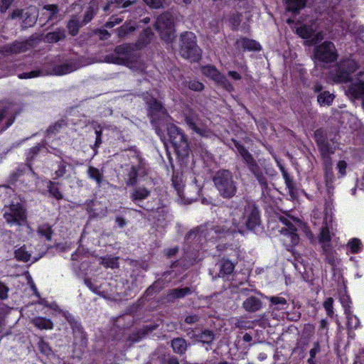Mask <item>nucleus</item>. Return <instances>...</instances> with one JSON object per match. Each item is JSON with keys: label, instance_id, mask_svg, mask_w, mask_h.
<instances>
[{"label": "nucleus", "instance_id": "1", "mask_svg": "<svg viewBox=\"0 0 364 364\" xmlns=\"http://www.w3.org/2000/svg\"><path fill=\"white\" fill-rule=\"evenodd\" d=\"M144 100L151 124L156 134L161 139L164 136V127L168 124L170 115L163 104L154 97L146 96Z\"/></svg>", "mask_w": 364, "mask_h": 364}, {"label": "nucleus", "instance_id": "2", "mask_svg": "<svg viewBox=\"0 0 364 364\" xmlns=\"http://www.w3.org/2000/svg\"><path fill=\"white\" fill-rule=\"evenodd\" d=\"M238 153L247 166L248 170L257 181L262 190L268 188L267 178L264 176L262 168L259 166L252 154L239 141L232 138L231 139Z\"/></svg>", "mask_w": 364, "mask_h": 364}, {"label": "nucleus", "instance_id": "3", "mask_svg": "<svg viewBox=\"0 0 364 364\" xmlns=\"http://www.w3.org/2000/svg\"><path fill=\"white\" fill-rule=\"evenodd\" d=\"M213 181L221 197L230 199L237 193V182L234 180L232 173L228 169H220L213 177Z\"/></svg>", "mask_w": 364, "mask_h": 364}, {"label": "nucleus", "instance_id": "4", "mask_svg": "<svg viewBox=\"0 0 364 364\" xmlns=\"http://www.w3.org/2000/svg\"><path fill=\"white\" fill-rule=\"evenodd\" d=\"M179 52L182 58L191 61L198 62L200 59L201 50L193 32L185 31L181 34Z\"/></svg>", "mask_w": 364, "mask_h": 364}, {"label": "nucleus", "instance_id": "5", "mask_svg": "<svg viewBox=\"0 0 364 364\" xmlns=\"http://www.w3.org/2000/svg\"><path fill=\"white\" fill-rule=\"evenodd\" d=\"M183 120L188 129L200 137L208 138L212 132L205 121L202 119L199 114L190 107H186L182 112Z\"/></svg>", "mask_w": 364, "mask_h": 364}, {"label": "nucleus", "instance_id": "6", "mask_svg": "<svg viewBox=\"0 0 364 364\" xmlns=\"http://www.w3.org/2000/svg\"><path fill=\"white\" fill-rule=\"evenodd\" d=\"M239 223L242 228L252 232H255L261 225V213L259 206L254 201H246Z\"/></svg>", "mask_w": 364, "mask_h": 364}, {"label": "nucleus", "instance_id": "7", "mask_svg": "<svg viewBox=\"0 0 364 364\" xmlns=\"http://www.w3.org/2000/svg\"><path fill=\"white\" fill-rule=\"evenodd\" d=\"M169 141L178 156L184 157L189 154L188 140L183 130L174 124H166Z\"/></svg>", "mask_w": 364, "mask_h": 364}, {"label": "nucleus", "instance_id": "8", "mask_svg": "<svg viewBox=\"0 0 364 364\" xmlns=\"http://www.w3.org/2000/svg\"><path fill=\"white\" fill-rule=\"evenodd\" d=\"M359 68L358 63L351 58L341 59L335 70L331 72L332 80L336 83H346L352 80V74Z\"/></svg>", "mask_w": 364, "mask_h": 364}, {"label": "nucleus", "instance_id": "9", "mask_svg": "<svg viewBox=\"0 0 364 364\" xmlns=\"http://www.w3.org/2000/svg\"><path fill=\"white\" fill-rule=\"evenodd\" d=\"M313 56L316 62L331 64L337 61L338 53L333 42L325 41L314 46Z\"/></svg>", "mask_w": 364, "mask_h": 364}, {"label": "nucleus", "instance_id": "10", "mask_svg": "<svg viewBox=\"0 0 364 364\" xmlns=\"http://www.w3.org/2000/svg\"><path fill=\"white\" fill-rule=\"evenodd\" d=\"M65 317L73 331L74 348L83 351L87 348L88 343L87 333L81 323L73 315L68 313Z\"/></svg>", "mask_w": 364, "mask_h": 364}, {"label": "nucleus", "instance_id": "11", "mask_svg": "<svg viewBox=\"0 0 364 364\" xmlns=\"http://www.w3.org/2000/svg\"><path fill=\"white\" fill-rule=\"evenodd\" d=\"M279 221L284 225L279 230L281 235L283 237L284 245L287 247H293L296 246L299 242V236L298 235V230L296 225L293 223L292 220H297L294 218H287L285 216H280Z\"/></svg>", "mask_w": 364, "mask_h": 364}, {"label": "nucleus", "instance_id": "12", "mask_svg": "<svg viewBox=\"0 0 364 364\" xmlns=\"http://www.w3.org/2000/svg\"><path fill=\"white\" fill-rule=\"evenodd\" d=\"M160 38L165 42L171 43L175 38V26L172 16L168 14L159 15L154 25Z\"/></svg>", "mask_w": 364, "mask_h": 364}, {"label": "nucleus", "instance_id": "13", "mask_svg": "<svg viewBox=\"0 0 364 364\" xmlns=\"http://www.w3.org/2000/svg\"><path fill=\"white\" fill-rule=\"evenodd\" d=\"M4 218L6 222L11 225H22L27 220L26 210L21 203L12 202L4 213Z\"/></svg>", "mask_w": 364, "mask_h": 364}, {"label": "nucleus", "instance_id": "14", "mask_svg": "<svg viewBox=\"0 0 364 364\" xmlns=\"http://www.w3.org/2000/svg\"><path fill=\"white\" fill-rule=\"evenodd\" d=\"M36 38L31 36L23 41H14L11 43L5 44L0 47V53L9 55L19 54L29 50L36 46Z\"/></svg>", "mask_w": 364, "mask_h": 364}, {"label": "nucleus", "instance_id": "15", "mask_svg": "<svg viewBox=\"0 0 364 364\" xmlns=\"http://www.w3.org/2000/svg\"><path fill=\"white\" fill-rule=\"evenodd\" d=\"M296 33L304 39V45L313 46L321 43L323 39L322 32H316L313 26L304 24L296 29Z\"/></svg>", "mask_w": 364, "mask_h": 364}, {"label": "nucleus", "instance_id": "16", "mask_svg": "<svg viewBox=\"0 0 364 364\" xmlns=\"http://www.w3.org/2000/svg\"><path fill=\"white\" fill-rule=\"evenodd\" d=\"M203 74L213 80L216 84L220 85L225 90L232 92L234 89L232 84L228 80L226 76L222 74L215 65H206L202 67Z\"/></svg>", "mask_w": 364, "mask_h": 364}, {"label": "nucleus", "instance_id": "17", "mask_svg": "<svg viewBox=\"0 0 364 364\" xmlns=\"http://www.w3.org/2000/svg\"><path fill=\"white\" fill-rule=\"evenodd\" d=\"M314 138L321 158L331 156V154H334V149L332 147L327 134L323 128H318L314 131Z\"/></svg>", "mask_w": 364, "mask_h": 364}, {"label": "nucleus", "instance_id": "18", "mask_svg": "<svg viewBox=\"0 0 364 364\" xmlns=\"http://www.w3.org/2000/svg\"><path fill=\"white\" fill-rule=\"evenodd\" d=\"M151 195V191L144 186H139L135 188L130 194V199L133 203L144 209L148 212H153L157 209L155 206L151 205L149 203H146L145 205L141 204V202L146 199Z\"/></svg>", "mask_w": 364, "mask_h": 364}, {"label": "nucleus", "instance_id": "19", "mask_svg": "<svg viewBox=\"0 0 364 364\" xmlns=\"http://www.w3.org/2000/svg\"><path fill=\"white\" fill-rule=\"evenodd\" d=\"M136 158L137 164L131 165L130 168L127 169L126 178V184L127 186H136L138 182L139 176L144 174L145 172L146 164L144 159L139 155H137Z\"/></svg>", "mask_w": 364, "mask_h": 364}, {"label": "nucleus", "instance_id": "20", "mask_svg": "<svg viewBox=\"0 0 364 364\" xmlns=\"http://www.w3.org/2000/svg\"><path fill=\"white\" fill-rule=\"evenodd\" d=\"M86 210L89 215V218H102L107 214V208L102 202L95 200H90L87 202Z\"/></svg>", "mask_w": 364, "mask_h": 364}, {"label": "nucleus", "instance_id": "21", "mask_svg": "<svg viewBox=\"0 0 364 364\" xmlns=\"http://www.w3.org/2000/svg\"><path fill=\"white\" fill-rule=\"evenodd\" d=\"M186 331L188 336L191 339L204 344H210L215 339L213 331L209 329L198 331L197 329L189 328Z\"/></svg>", "mask_w": 364, "mask_h": 364}, {"label": "nucleus", "instance_id": "22", "mask_svg": "<svg viewBox=\"0 0 364 364\" xmlns=\"http://www.w3.org/2000/svg\"><path fill=\"white\" fill-rule=\"evenodd\" d=\"M323 163V169L324 171V182L328 190L333 189V183L335 181V176L333 169V162L331 156L321 158Z\"/></svg>", "mask_w": 364, "mask_h": 364}, {"label": "nucleus", "instance_id": "23", "mask_svg": "<svg viewBox=\"0 0 364 364\" xmlns=\"http://www.w3.org/2000/svg\"><path fill=\"white\" fill-rule=\"evenodd\" d=\"M277 166L282 173V177L284 180L285 185L289 191V195L292 198H296L297 196V188L293 177L290 176V174L287 172L285 167L279 161H277Z\"/></svg>", "mask_w": 364, "mask_h": 364}, {"label": "nucleus", "instance_id": "24", "mask_svg": "<svg viewBox=\"0 0 364 364\" xmlns=\"http://www.w3.org/2000/svg\"><path fill=\"white\" fill-rule=\"evenodd\" d=\"M158 327L157 324L145 325L136 331L131 333L128 337V341L132 343H137L141 341L149 333H152Z\"/></svg>", "mask_w": 364, "mask_h": 364}, {"label": "nucleus", "instance_id": "25", "mask_svg": "<svg viewBox=\"0 0 364 364\" xmlns=\"http://www.w3.org/2000/svg\"><path fill=\"white\" fill-rule=\"evenodd\" d=\"M43 181L46 183L47 192L49 194V197L53 198L58 201L63 199L64 195L59 187L60 185L59 182L46 179H44Z\"/></svg>", "mask_w": 364, "mask_h": 364}, {"label": "nucleus", "instance_id": "26", "mask_svg": "<svg viewBox=\"0 0 364 364\" xmlns=\"http://www.w3.org/2000/svg\"><path fill=\"white\" fill-rule=\"evenodd\" d=\"M347 93L353 99L364 100V81L352 82L347 90Z\"/></svg>", "mask_w": 364, "mask_h": 364}, {"label": "nucleus", "instance_id": "27", "mask_svg": "<svg viewBox=\"0 0 364 364\" xmlns=\"http://www.w3.org/2000/svg\"><path fill=\"white\" fill-rule=\"evenodd\" d=\"M44 146L43 143H38L36 146L30 148L26 153V164L30 171L33 174H36V173L33 168V162Z\"/></svg>", "mask_w": 364, "mask_h": 364}, {"label": "nucleus", "instance_id": "28", "mask_svg": "<svg viewBox=\"0 0 364 364\" xmlns=\"http://www.w3.org/2000/svg\"><path fill=\"white\" fill-rule=\"evenodd\" d=\"M189 343L182 337L173 338L171 341V346L173 352L179 355H185Z\"/></svg>", "mask_w": 364, "mask_h": 364}, {"label": "nucleus", "instance_id": "29", "mask_svg": "<svg viewBox=\"0 0 364 364\" xmlns=\"http://www.w3.org/2000/svg\"><path fill=\"white\" fill-rule=\"evenodd\" d=\"M284 2L287 11L291 12L294 16L298 15L306 5V0H284Z\"/></svg>", "mask_w": 364, "mask_h": 364}, {"label": "nucleus", "instance_id": "30", "mask_svg": "<svg viewBox=\"0 0 364 364\" xmlns=\"http://www.w3.org/2000/svg\"><path fill=\"white\" fill-rule=\"evenodd\" d=\"M193 291L191 287L175 288L168 291L167 299L169 301H173L176 299H183L188 295H191Z\"/></svg>", "mask_w": 364, "mask_h": 364}, {"label": "nucleus", "instance_id": "31", "mask_svg": "<svg viewBox=\"0 0 364 364\" xmlns=\"http://www.w3.org/2000/svg\"><path fill=\"white\" fill-rule=\"evenodd\" d=\"M262 303L261 300L254 296L247 298L242 303V307L246 311L256 312L261 309Z\"/></svg>", "mask_w": 364, "mask_h": 364}, {"label": "nucleus", "instance_id": "32", "mask_svg": "<svg viewBox=\"0 0 364 364\" xmlns=\"http://www.w3.org/2000/svg\"><path fill=\"white\" fill-rule=\"evenodd\" d=\"M237 43L244 50L259 51L262 49V46L259 43L254 39H250L247 37L240 38Z\"/></svg>", "mask_w": 364, "mask_h": 364}, {"label": "nucleus", "instance_id": "33", "mask_svg": "<svg viewBox=\"0 0 364 364\" xmlns=\"http://www.w3.org/2000/svg\"><path fill=\"white\" fill-rule=\"evenodd\" d=\"M65 38V31L63 28H58L54 31L47 33L43 41L48 43H53L63 41Z\"/></svg>", "mask_w": 364, "mask_h": 364}, {"label": "nucleus", "instance_id": "34", "mask_svg": "<svg viewBox=\"0 0 364 364\" xmlns=\"http://www.w3.org/2000/svg\"><path fill=\"white\" fill-rule=\"evenodd\" d=\"M269 309L272 311L285 310L288 307V303L285 298L272 296L269 298Z\"/></svg>", "mask_w": 364, "mask_h": 364}, {"label": "nucleus", "instance_id": "35", "mask_svg": "<svg viewBox=\"0 0 364 364\" xmlns=\"http://www.w3.org/2000/svg\"><path fill=\"white\" fill-rule=\"evenodd\" d=\"M32 323L40 330H51L53 328V321L43 316H37L32 320Z\"/></svg>", "mask_w": 364, "mask_h": 364}, {"label": "nucleus", "instance_id": "36", "mask_svg": "<svg viewBox=\"0 0 364 364\" xmlns=\"http://www.w3.org/2000/svg\"><path fill=\"white\" fill-rule=\"evenodd\" d=\"M335 95L328 90H324L317 95V102L321 107H329L333 104Z\"/></svg>", "mask_w": 364, "mask_h": 364}, {"label": "nucleus", "instance_id": "37", "mask_svg": "<svg viewBox=\"0 0 364 364\" xmlns=\"http://www.w3.org/2000/svg\"><path fill=\"white\" fill-rule=\"evenodd\" d=\"M87 176L89 178L96 182L97 186L100 188L104 181V175L97 168L90 166L87 168Z\"/></svg>", "mask_w": 364, "mask_h": 364}, {"label": "nucleus", "instance_id": "38", "mask_svg": "<svg viewBox=\"0 0 364 364\" xmlns=\"http://www.w3.org/2000/svg\"><path fill=\"white\" fill-rule=\"evenodd\" d=\"M154 35V32L150 27L144 28L139 36L138 44L141 47L146 46L151 43Z\"/></svg>", "mask_w": 364, "mask_h": 364}, {"label": "nucleus", "instance_id": "39", "mask_svg": "<svg viewBox=\"0 0 364 364\" xmlns=\"http://www.w3.org/2000/svg\"><path fill=\"white\" fill-rule=\"evenodd\" d=\"M134 51V48L131 43H122L117 46L114 52L119 55H124V58H127L129 63L130 62V57L132 55V52Z\"/></svg>", "mask_w": 364, "mask_h": 364}, {"label": "nucleus", "instance_id": "40", "mask_svg": "<svg viewBox=\"0 0 364 364\" xmlns=\"http://www.w3.org/2000/svg\"><path fill=\"white\" fill-rule=\"evenodd\" d=\"M100 263L105 268L117 269L119 267V257L111 255L101 257Z\"/></svg>", "mask_w": 364, "mask_h": 364}, {"label": "nucleus", "instance_id": "41", "mask_svg": "<svg viewBox=\"0 0 364 364\" xmlns=\"http://www.w3.org/2000/svg\"><path fill=\"white\" fill-rule=\"evenodd\" d=\"M75 70V65L72 63H62L53 67V71L56 75H64L69 74Z\"/></svg>", "mask_w": 364, "mask_h": 364}, {"label": "nucleus", "instance_id": "42", "mask_svg": "<svg viewBox=\"0 0 364 364\" xmlns=\"http://www.w3.org/2000/svg\"><path fill=\"white\" fill-rule=\"evenodd\" d=\"M235 267V264L230 259L223 258L221 260L220 274L223 277L230 275L233 272Z\"/></svg>", "mask_w": 364, "mask_h": 364}, {"label": "nucleus", "instance_id": "43", "mask_svg": "<svg viewBox=\"0 0 364 364\" xmlns=\"http://www.w3.org/2000/svg\"><path fill=\"white\" fill-rule=\"evenodd\" d=\"M14 257L19 262H28L31 259V255L26 250V245H23L14 250Z\"/></svg>", "mask_w": 364, "mask_h": 364}, {"label": "nucleus", "instance_id": "44", "mask_svg": "<svg viewBox=\"0 0 364 364\" xmlns=\"http://www.w3.org/2000/svg\"><path fill=\"white\" fill-rule=\"evenodd\" d=\"M105 61L107 63L122 65H126L129 63L127 58L119 57V55H117L115 53L106 55Z\"/></svg>", "mask_w": 364, "mask_h": 364}, {"label": "nucleus", "instance_id": "45", "mask_svg": "<svg viewBox=\"0 0 364 364\" xmlns=\"http://www.w3.org/2000/svg\"><path fill=\"white\" fill-rule=\"evenodd\" d=\"M37 233L39 236L45 237L47 241H50L53 231L49 224L45 223L38 227Z\"/></svg>", "mask_w": 364, "mask_h": 364}, {"label": "nucleus", "instance_id": "46", "mask_svg": "<svg viewBox=\"0 0 364 364\" xmlns=\"http://www.w3.org/2000/svg\"><path fill=\"white\" fill-rule=\"evenodd\" d=\"M172 185L174 189L180 195L183 189V174L179 172H173L171 178Z\"/></svg>", "mask_w": 364, "mask_h": 364}, {"label": "nucleus", "instance_id": "47", "mask_svg": "<svg viewBox=\"0 0 364 364\" xmlns=\"http://www.w3.org/2000/svg\"><path fill=\"white\" fill-rule=\"evenodd\" d=\"M82 26V23H80L77 18L74 17L71 18L67 23V28L69 34L72 36H76Z\"/></svg>", "mask_w": 364, "mask_h": 364}, {"label": "nucleus", "instance_id": "48", "mask_svg": "<svg viewBox=\"0 0 364 364\" xmlns=\"http://www.w3.org/2000/svg\"><path fill=\"white\" fill-rule=\"evenodd\" d=\"M347 318V328L348 330H356L360 326L359 318L352 314H346Z\"/></svg>", "mask_w": 364, "mask_h": 364}, {"label": "nucleus", "instance_id": "49", "mask_svg": "<svg viewBox=\"0 0 364 364\" xmlns=\"http://www.w3.org/2000/svg\"><path fill=\"white\" fill-rule=\"evenodd\" d=\"M207 230H204L202 227H196L192 230H191L189 232H187L186 235V240H194L196 236L198 235H203L205 237H208V233L206 232Z\"/></svg>", "mask_w": 364, "mask_h": 364}, {"label": "nucleus", "instance_id": "50", "mask_svg": "<svg viewBox=\"0 0 364 364\" xmlns=\"http://www.w3.org/2000/svg\"><path fill=\"white\" fill-rule=\"evenodd\" d=\"M347 247L350 253L358 254L362 250V243L360 239L354 237L348 242Z\"/></svg>", "mask_w": 364, "mask_h": 364}, {"label": "nucleus", "instance_id": "51", "mask_svg": "<svg viewBox=\"0 0 364 364\" xmlns=\"http://www.w3.org/2000/svg\"><path fill=\"white\" fill-rule=\"evenodd\" d=\"M38 348L41 353L48 357L53 353V350L50 345L41 338L38 343Z\"/></svg>", "mask_w": 364, "mask_h": 364}, {"label": "nucleus", "instance_id": "52", "mask_svg": "<svg viewBox=\"0 0 364 364\" xmlns=\"http://www.w3.org/2000/svg\"><path fill=\"white\" fill-rule=\"evenodd\" d=\"M68 163L65 161L64 160H61L60 161L58 162V169L55 171V177L53 178L54 180H57L60 178H62L64 176V175L67 172V166Z\"/></svg>", "mask_w": 364, "mask_h": 364}, {"label": "nucleus", "instance_id": "53", "mask_svg": "<svg viewBox=\"0 0 364 364\" xmlns=\"http://www.w3.org/2000/svg\"><path fill=\"white\" fill-rule=\"evenodd\" d=\"M188 87L193 91L200 92L204 90V85L196 79L190 80L189 81L185 82Z\"/></svg>", "mask_w": 364, "mask_h": 364}, {"label": "nucleus", "instance_id": "54", "mask_svg": "<svg viewBox=\"0 0 364 364\" xmlns=\"http://www.w3.org/2000/svg\"><path fill=\"white\" fill-rule=\"evenodd\" d=\"M331 241V235L329 228L326 226L323 228L318 235V242L321 244L329 243Z\"/></svg>", "mask_w": 364, "mask_h": 364}, {"label": "nucleus", "instance_id": "55", "mask_svg": "<svg viewBox=\"0 0 364 364\" xmlns=\"http://www.w3.org/2000/svg\"><path fill=\"white\" fill-rule=\"evenodd\" d=\"M161 364H179L177 357L171 354H164L159 357Z\"/></svg>", "mask_w": 364, "mask_h": 364}, {"label": "nucleus", "instance_id": "56", "mask_svg": "<svg viewBox=\"0 0 364 364\" xmlns=\"http://www.w3.org/2000/svg\"><path fill=\"white\" fill-rule=\"evenodd\" d=\"M62 128V124L59 122H55L54 124H50L47 129L46 130L45 134L46 137H50L51 136L55 135L58 134L60 129Z\"/></svg>", "mask_w": 364, "mask_h": 364}, {"label": "nucleus", "instance_id": "57", "mask_svg": "<svg viewBox=\"0 0 364 364\" xmlns=\"http://www.w3.org/2000/svg\"><path fill=\"white\" fill-rule=\"evenodd\" d=\"M96 15V12L94 10V8L91 6H90L87 10L85 11V14H84V16H83V18H82V25L85 26L86 24H87L88 23H90L95 17V16Z\"/></svg>", "mask_w": 364, "mask_h": 364}, {"label": "nucleus", "instance_id": "58", "mask_svg": "<svg viewBox=\"0 0 364 364\" xmlns=\"http://www.w3.org/2000/svg\"><path fill=\"white\" fill-rule=\"evenodd\" d=\"M43 10H46L50 13L48 18V21H51L58 14L59 8L57 4H46L43 6Z\"/></svg>", "mask_w": 364, "mask_h": 364}, {"label": "nucleus", "instance_id": "59", "mask_svg": "<svg viewBox=\"0 0 364 364\" xmlns=\"http://www.w3.org/2000/svg\"><path fill=\"white\" fill-rule=\"evenodd\" d=\"M308 87L314 92V94L318 95L324 91L323 83L319 80L311 81L308 85Z\"/></svg>", "mask_w": 364, "mask_h": 364}, {"label": "nucleus", "instance_id": "60", "mask_svg": "<svg viewBox=\"0 0 364 364\" xmlns=\"http://www.w3.org/2000/svg\"><path fill=\"white\" fill-rule=\"evenodd\" d=\"M111 4L118 9H127L136 3L135 0H110Z\"/></svg>", "mask_w": 364, "mask_h": 364}, {"label": "nucleus", "instance_id": "61", "mask_svg": "<svg viewBox=\"0 0 364 364\" xmlns=\"http://www.w3.org/2000/svg\"><path fill=\"white\" fill-rule=\"evenodd\" d=\"M323 308L326 311V314L329 317H333L334 315L333 311V299L332 297L327 298L323 302Z\"/></svg>", "mask_w": 364, "mask_h": 364}, {"label": "nucleus", "instance_id": "62", "mask_svg": "<svg viewBox=\"0 0 364 364\" xmlns=\"http://www.w3.org/2000/svg\"><path fill=\"white\" fill-rule=\"evenodd\" d=\"M340 301L341 303V305L344 310L345 314H348L349 313L352 312L350 310V298L348 295H343L340 298Z\"/></svg>", "mask_w": 364, "mask_h": 364}, {"label": "nucleus", "instance_id": "63", "mask_svg": "<svg viewBox=\"0 0 364 364\" xmlns=\"http://www.w3.org/2000/svg\"><path fill=\"white\" fill-rule=\"evenodd\" d=\"M143 1L151 9H160L164 8L165 0H143Z\"/></svg>", "mask_w": 364, "mask_h": 364}, {"label": "nucleus", "instance_id": "64", "mask_svg": "<svg viewBox=\"0 0 364 364\" xmlns=\"http://www.w3.org/2000/svg\"><path fill=\"white\" fill-rule=\"evenodd\" d=\"M242 14L236 12L230 16L229 21L233 30H237L241 23Z\"/></svg>", "mask_w": 364, "mask_h": 364}]
</instances>
